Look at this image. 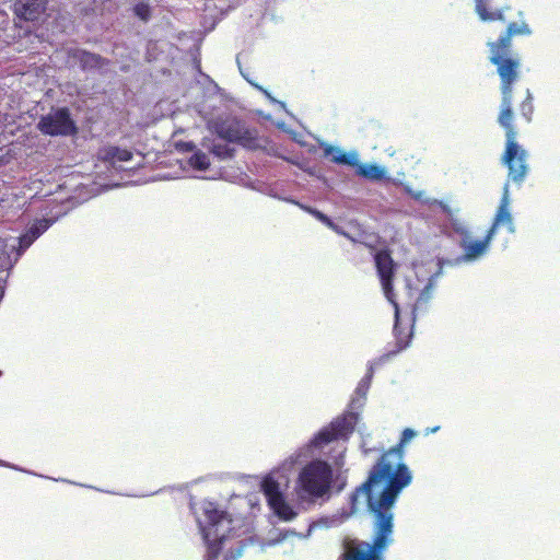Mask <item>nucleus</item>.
<instances>
[{
  "label": "nucleus",
  "instance_id": "1",
  "mask_svg": "<svg viewBox=\"0 0 560 560\" xmlns=\"http://www.w3.org/2000/svg\"><path fill=\"white\" fill-rule=\"evenodd\" d=\"M416 434V431L406 428L401 433L399 442L382 453L370 469L366 480L353 492V501L357 500L360 492H373L374 487L384 485L383 490L377 494L381 497L382 504L396 502L401 490L409 486L412 480L411 472L404 463V448Z\"/></svg>",
  "mask_w": 560,
  "mask_h": 560
},
{
  "label": "nucleus",
  "instance_id": "2",
  "mask_svg": "<svg viewBox=\"0 0 560 560\" xmlns=\"http://www.w3.org/2000/svg\"><path fill=\"white\" fill-rule=\"evenodd\" d=\"M530 28L525 22H511L505 32L495 40L489 42V61L495 66L500 78V91L502 94L501 110L498 118L502 120L513 117V84L521 75V59L511 55L512 38L517 35H529Z\"/></svg>",
  "mask_w": 560,
  "mask_h": 560
},
{
  "label": "nucleus",
  "instance_id": "3",
  "mask_svg": "<svg viewBox=\"0 0 560 560\" xmlns=\"http://www.w3.org/2000/svg\"><path fill=\"white\" fill-rule=\"evenodd\" d=\"M366 497L369 511L374 515L372 542L352 540L346 547L342 560H384L383 552L393 542L395 502L382 504L381 497L373 492L363 493Z\"/></svg>",
  "mask_w": 560,
  "mask_h": 560
},
{
  "label": "nucleus",
  "instance_id": "4",
  "mask_svg": "<svg viewBox=\"0 0 560 560\" xmlns=\"http://www.w3.org/2000/svg\"><path fill=\"white\" fill-rule=\"evenodd\" d=\"M373 258L384 294L393 304L395 310V350H392L378 358L380 362H386L393 355L405 350L409 346L412 338V325L402 326L400 322L399 305L396 302L394 294V278L397 270V264L392 257V252L388 248L378 249L374 253Z\"/></svg>",
  "mask_w": 560,
  "mask_h": 560
},
{
  "label": "nucleus",
  "instance_id": "5",
  "mask_svg": "<svg viewBox=\"0 0 560 560\" xmlns=\"http://www.w3.org/2000/svg\"><path fill=\"white\" fill-rule=\"evenodd\" d=\"M334 471L331 466L322 459L306 464L299 474L296 494L302 501L315 502L329 493Z\"/></svg>",
  "mask_w": 560,
  "mask_h": 560
},
{
  "label": "nucleus",
  "instance_id": "6",
  "mask_svg": "<svg viewBox=\"0 0 560 560\" xmlns=\"http://www.w3.org/2000/svg\"><path fill=\"white\" fill-rule=\"evenodd\" d=\"M513 117L498 118V122L505 130V150L501 158L502 163L508 167V177L515 184H522L528 173V153L517 142V131L512 125Z\"/></svg>",
  "mask_w": 560,
  "mask_h": 560
},
{
  "label": "nucleus",
  "instance_id": "7",
  "mask_svg": "<svg viewBox=\"0 0 560 560\" xmlns=\"http://www.w3.org/2000/svg\"><path fill=\"white\" fill-rule=\"evenodd\" d=\"M213 131L229 142L240 143L245 148L254 149L258 144V131L232 116L218 118L212 122Z\"/></svg>",
  "mask_w": 560,
  "mask_h": 560
},
{
  "label": "nucleus",
  "instance_id": "8",
  "mask_svg": "<svg viewBox=\"0 0 560 560\" xmlns=\"http://www.w3.org/2000/svg\"><path fill=\"white\" fill-rule=\"evenodd\" d=\"M359 416L355 412H346L323 428L312 440L314 447H323L330 442L348 439L354 431Z\"/></svg>",
  "mask_w": 560,
  "mask_h": 560
},
{
  "label": "nucleus",
  "instance_id": "9",
  "mask_svg": "<svg viewBox=\"0 0 560 560\" xmlns=\"http://www.w3.org/2000/svg\"><path fill=\"white\" fill-rule=\"evenodd\" d=\"M38 128L44 135L49 136H69L77 132L75 124L66 107L43 116L38 122Z\"/></svg>",
  "mask_w": 560,
  "mask_h": 560
},
{
  "label": "nucleus",
  "instance_id": "10",
  "mask_svg": "<svg viewBox=\"0 0 560 560\" xmlns=\"http://www.w3.org/2000/svg\"><path fill=\"white\" fill-rule=\"evenodd\" d=\"M493 236L492 231L489 230L482 240H472L468 235L464 236L460 241V248L464 252V260L472 261L482 256L488 250Z\"/></svg>",
  "mask_w": 560,
  "mask_h": 560
},
{
  "label": "nucleus",
  "instance_id": "11",
  "mask_svg": "<svg viewBox=\"0 0 560 560\" xmlns=\"http://www.w3.org/2000/svg\"><path fill=\"white\" fill-rule=\"evenodd\" d=\"M48 0H18L14 13L24 21H36L45 12Z\"/></svg>",
  "mask_w": 560,
  "mask_h": 560
},
{
  "label": "nucleus",
  "instance_id": "12",
  "mask_svg": "<svg viewBox=\"0 0 560 560\" xmlns=\"http://www.w3.org/2000/svg\"><path fill=\"white\" fill-rule=\"evenodd\" d=\"M510 200H509V194H508V186L504 188V194L500 200L499 208L495 212V215L493 218L492 224L489 228V231H492V234L494 235L498 228L501 224H505L509 226L510 231H513V219L509 209Z\"/></svg>",
  "mask_w": 560,
  "mask_h": 560
},
{
  "label": "nucleus",
  "instance_id": "13",
  "mask_svg": "<svg viewBox=\"0 0 560 560\" xmlns=\"http://www.w3.org/2000/svg\"><path fill=\"white\" fill-rule=\"evenodd\" d=\"M201 509L207 524L203 528L205 538L208 540L210 529L219 525V523L225 517V512L219 510L215 503L209 501L203 502Z\"/></svg>",
  "mask_w": 560,
  "mask_h": 560
},
{
  "label": "nucleus",
  "instance_id": "14",
  "mask_svg": "<svg viewBox=\"0 0 560 560\" xmlns=\"http://www.w3.org/2000/svg\"><path fill=\"white\" fill-rule=\"evenodd\" d=\"M133 154L130 150L121 149L116 145H107L98 151V159L103 162L115 164L116 162H128Z\"/></svg>",
  "mask_w": 560,
  "mask_h": 560
},
{
  "label": "nucleus",
  "instance_id": "15",
  "mask_svg": "<svg viewBox=\"0 0 560 560\" xmlns=\"http://www.w3.org/2000/svg\"><path fill=\"white\" fill-rule=\"evenodd\" d=\"M49 228L48 220H38L32 224L28 230L20 236L19 244L21 249L28 248L33 242L39 237Z\"/></svg>",
  "mask_w": 560,
  "mask_h": 560
},
{
  "label": "nucleus",
  "instance_id": "16",
  "mask_svg": "<svg viewBox=\"0 0 560 560\" xmlns=\"http://www.w3.org/2000/svg\"><path fill=\"white\" fill-rule=\"evenodd\" d=\"M70 56L77 60L84 70L101 68L104 63V58L100 55L83 49H74L70 52Z\"/></svg>",
  "mask_w": 560,
  "mask_h": 560
},
{
  "label": "nucleus",
  "instance_id": "17",
  "mask_svg": "<svg viewBox=\"0 0 560 560\" xmlns=\"http://www.w3.org/2000/svg\"><path fill=\"white\" fill-rule=\"evenodd\" d=\"M261 490L267 499L268 505H270L273 502H277V500L283 497V493L280 490L279 482L269 476L264 478L261 482Z\"/></svg>",
  "mask_w": 560,
  "mask_h": 560
},
{
  "label": "nucleus",
  "instance_id": "18",
  "mask_svg": "<svg viewBox=\"0 0 560 560\" xmlns=\"http://www.w3.org/2000/svg\"><path fill=\"white\" fill-rule=\"evenodd\" d=\"M324 155L326 158H329L330 161H332L337 164L351 165V166L357 164L355 158L353 155L342 152L332 145H327L324 149Z\"/></svg>",
  "mask_w": 560,
  "mask_h": 560
},
{
  "label": "nucleus",
  "instance_id": "19",
  "mask_svg": "<svg viewBox=\"0 0 560 560\" xmlns=\"http://www.w3.org/2000/svg\"><path fill=\"white\" fill-rule=\"evenodd\" d=\"M273 513L283 521H291L296 516L293 509L287 503L284 497L269 505Z\"/></svg>",
  "mask_w": 560,
  "mask_h": 560
},
{
  "label": "nucleus",
  "instance_id": "20",
  "mask_svg": "<svg viewBox=\"0 0 560 560\" xmlns=\"http://www.w3.org/2000/svg\"><path fill=\"white\" fill-rule=\"evenodd\" d=\"M357 174L371 180H380L384 178L385 171L375 164H359Z\"/></svg>",
  "mask_w": 560,
  "mask_h": 560
},
{
  "label": "nucleus",
  "instance_id": "21",
  "mask_svg": "<svg viewBox=\"0 0 560 560\" xmlns=\"http://www.w3.org/2000/svg\"><path fill=\"white\" fill-rule=\"evenodd\" d=\"M476 11L482 21H505L502 10L489 11L483 0H477Z\"/></svg>",
  "mask_w": 560,
  "mask_h": 560
},
{
  "label": "nucleus",
  "instance_id": "22",
  "mask_svg": "<svg viewBox=\"0 0 560 560\" xmlns=\"http://www.w3.org/2000/svg\"><path fill=\"white\" fill-rule=\"evenodd\" d=\"M189 164L195 170L206 171L210 166V161L206 153L198 151L190 156Z\"/></svg>",
  "mask_w": 560,
  "mask_h": 560
},
{
  "label": "nucleus",
  "instance_id": "23",
  "mask_svg": "<svg viewBox=\"0 0 560 560\" xmlns=\"http://www.w3.org/2000/svg\"><path fill=\"white\" fill-rule=\"evenodd\" d=\"M223 539H224V536L222 535L221 537H219L208 544L206 560H217L218 559V557L221 552V549H222Z\"/></svg>",
  "mask_w": 560,
  "mask_h": 560
},
{
  "label": "nucleus",
  "instance_id": "24",
  "mask_svg": "<svg viewBox=\"0 0 560 560\" xmlns=\"http://www.w3.org/2000/svg\"><path fill=\"white\" fill-rule=\"evenodd\" d=\"M433 290V283L429 281L424 288L420 291L419 296L416 300V303L413 305L412 313L415 314L416 310L421 307L422 304L427 303L432 294Z\"/></svg>",
  "mask_w": 560,
  "mask_h": 560
},
{
  "label": "nucleus",
  "instance_id": "25",
  "mask_svg": "<svg viewBox=\"0 0 560 560\" xmlns=\"http://www.w3.org/2000/svg\"><path fill=\"white\" fill-rule=\"evenodd\" d=\"M135 14L147 22L151 18V7L148 1H139L133 7Z\"/></svg>",
  "mask_w": 560,
  "mask_h": 560
},
{
  "label": "nucleus",
  "instance_id": "26",
  "mask_svg": "<svg viewBox=\"0 0 560 560\" xmlns=\"http://www.w3.org/2000/svg\"><path fill=\"white\" fill-rule=\"evenodd\" d=\"M520 110H521L522 116L526 119V121L532 120V116L534 113V106H533V97L528 90H527L526 98L521 104Z\"/></svg>",
  "mask_w": 560,
  "mask_h": 560
},
{
  "label": "nucleus",
  "instance_id": "27",
  "mask_svg": "<svg viewBox=\"0 0 560 560\" xmlns=\"http://www.w3.org/2000/svg\"><path fill=\"white\" fill-rule=\"evenodd\" d=\"M211 152L221 158H232L234 154V149L230 148L226 143H217L212 145Z\"/></svg>",
  "mask_w": 560,
  "mask_h": 560
},
{
  "label": "nucleus",
  "instance_id": "28",
  "mask_svg": "<svg viewBox=\"0 0 560 560\" xmlns=\"http://www.w3.org/2000/svg\"><path fill=\"white\" fill-rule=\"evenodd\" d=\"M313 214L319 220L322 221L324 224H326L328 228L332 229L334 231H336L337 233H340L347 237L350 238L349 234L346 233V232H342L340 231V229L324 213H322L320 211H317V210H314L312 211ZM351 241L354 242V238L351 237Z\"/></svg>",
  "mask_w": 560,
  "mask_h": 560
},
{
  "label": "nucleus",
  "instance_id": "29",
  "mask_svg": "<svg viewBox=\"0 0 560 560\" xmlns=\"http://www.w3.org/2000/svg\"><path fill=\"white\" fill-rule=\"evenodd\" d=\"M9 265V254L4 247L0 248V271H3Z\"/></svg>",
  "mask_w": 560,
  "mask_h": 560
},
{
  "label": "nucleus",
  "instance_id": "30",
  "mask_svg": "<svg viewBox=\"0 0 560 560\" xmlns=\"http://www.w3.org/2000/svg\"><path fill=\"white\" fill-rule=\"evenodd\" d=\"M383 362H380L378 360L374 362L373 365L370 366V373H373V366L374 365H378V364H382ZM369 377H372V374H369Z\"/></svg>",
  "mask_w": 560,
  "mask_h": 560
},
{
  "label": "nucleus",
  "instance_id": "31",
  "mask_svg": "<svg viewBox=\"0 0 560 560\" xmlns=\"http://www.w3.org/2000/svg\"><path fill=\"white\" fill-rule=\"evenodd\" d=\"M439 430V427H435L433 429H427L425 430V435H428L429 433H433V432H436Z\"/></svg>",
  "mask_w": 560,
  "mask_h": 560
},
{
  "label": "nucleus",
  "instance_id": "32",
  "mask_svg": "<svg viewBox=\"0 0 560 560\" xmlns=\"http://www.w3.org/2000/svg\"><path fill=\"white\" fill-rule=\"evenodd\" d=\"M223 560H234V559L229 558V557H224V559H223Z\"/></svg>",
  "mask_w": 560,
  "mask_h": 560
},
{
  "label": "nucleus",
  "instance_id": "33",
  "mask_svg": "<svg viewBox=\"0 0 560 560\" xmlns=\"http://www.w3.org/2000/svg\"><path fill=\"white\" fill-rule=\"evenodd\" d=\"M255 88H258V90H262V88L258 86V84H255Z\"/></svg>",
  "mask_w": 560,
  "mask_h": 560
},
{
  "label": "nucleus",
  "instance_id": "34",
  "mask_svg": "<svg viewBox=\"0 0 560 560\" xmlns=\"http://www.w3.org/2000/svg\"><path fill=\"white\" fill-rule=\"evenodd\" d=\"M255 88H258V90H262V88L258 86V84H255Z\"/></svg>",
  "mask_w": 560,
  "mask_h": 560
}]
</instances>
